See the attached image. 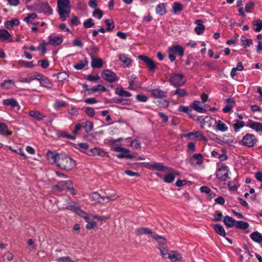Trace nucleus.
<instances>
[{
  "label": "nucleus",
  "mask_w": 262,
  "mask_h": 262,
  "mask_svg": "<svg viewBox=\"0 0 262 262\" xmlns=\"http://www.w3.org/2000/svg\"><path fill=\"white\" fill-rule=\"evenodd\" d=\"M3 104L5 105L10 106L11 107H17L18 110H19L20 108V106L17 101L15 99L13 98H8L3 100Z\"/></svg>",
  "instance_id": "nucleus-21"
},
{
  "label": "nucleus",
  "mask_w": 262,
  "mask_h": 262,
  "mask_svg": "<svg viewBox=\"0 0 262 262\" xmlns=\"http://www.w3.org/2000/svg\"><path fill=\"white\" fill-rule=\"evenodd\" d=\"M103 78L110 83L117 81L119 78L116 74L110 70H104L102 73Z\"/></svg>",
  "instance_id": "nucleus-9"
},
{
  "label": "nucleus",
  "mask_w": 262,
  "mask_h": 262,
  "mask_svg": "<svg viewBox=\"0 0 262 262\" xmlns=\"http://www.w3.org/2000/svg\"><path fill=\"white\" fill-rule=\"evenodd\" d=\"M216 128L217 130L222 132H225L228 129V127L226 124L221 120H219L217 122Z\"/></svg>",
  "instance_id": "nucleus-40"
},
{
  "label": "nucleus",
  "mask_w": 262,
  "mask_h": 262,
  "mask_svg": "<svg viewBox=\"0 0 262 262\" xmlns=\"http://www.w3.org/2000/svg\"><path fill=\"white\" fill-rule=\"evenodd\" d=\"M57 134L59 137H62L67 139L75 140L76 138L75 136L69 135L67 132L64 131H59Z\"/></svg>",
  "instance_id": "nucleus-52"
},
{
  "label": "nucleus",
  "mask_w": 262,
  "mask_h": 262,
  "mask_svg": "<svg viewBox=\"0 0 262 262\" xmlns=\"http://www.w3.org/2000/svg\"><path fill=\"white\" fill-rule=\"evenodd\" d=\"M20 21L17 18H13L11 20H8L5 22V26L6 28L10 29L14 26H17L19 25Z\"/></svg>",
  "instance_id": "nucleus-32"
},
{
  "label": "nucleus",
  "mask_w": 262,
  "mask_h": 262,
  "mask_svg": "<svg viewBox=\"0 0 262 262\" xmlns=\"http://www.w3.org/2000/svg\"><path fill=\"white\" fill-rule=\"evenodd\" d=\"M120 60L122 62L125 67H129L131 64L132 60L128 57L127 55L125 54H121L119 56Z\"/></svg>",
  "instance_id": "nucleus-26"
},
{
  "label": "nucleus",
  "mask_w": 262,
  "mask_h": 262,
  "mask_svg": "<svg viewBox=\"0 0 262 262\" xmlns=\"http://www.w3.org/2000/svg\"><path fill=\"white\" fill-rule=\"evenodd\" d=\"M90 199L92 201H93L94 203H103L105 201H108L110 200V198L106 196H101V195L97 192H94L90 196Z\"/></svg>",
  "instance_id": "nucleus-14"
},
{
  "label": "nucleus",
  "mask_w": 262,
  "mask_h": 262,
  "mask_svg": "<svg viewBox=\"0 0 262 262\" xmlns=\"http://www.w3.org/2000/svg\"><path fill=\"white\" fill-rule=\"evenodd\" d=\"M152 237L154 239H155V240H156L158 242V243H159V245L158 246L160 245V246H164V245L166 243V239H165V238H164L162 236H159L157 234H154L152 236Z\"/></svg>",
  "instance_id": "nucleus-48"
},
{
  "label": "nucleus",
  "mask_w": 262,
  "mask_h": 262,
  "mask_svg": "<svg viewBox=\"0 0 262 262\" xmlns=\"http://www.w3.org/2000/svg\"><path fill=\"white\" fill-rule=\"evenodd\" d=\"M18 63L20 66L28 68H32L34 67L33 61H27L23 60H19L18 61Z\"/></svg>",
  "instance_id": "nucleus-45"
},
{
  "label": "nucleus",
  "mask_w": 262,
  "mask_h": 262,
  "mask_svg": "<svg viewBox=\"0 0 262 262\" xmlns=\"http://www.w3.org/2000/svg\"><path fill=\"white\" fill-rule=\"evenodd\" d=\"M169 81L172 85L178 88L184 85L186 79L183 74L171 73L169 75Z\"/></svg>",
  "instance_id": "nucleus-4"
},
{
  "label": "nucleus",
  "mask_w": 262,
  "mask_h": 262,
  "mask_svg": "<svg viewBox=\"0 0 262 262\" xmlns=\"http://www.w3.org/2000/svg\"><path fill=\"white\" fill-rule=\"evenodd\" d=\"M192 108L199 113L206 112V110L201 104V102L194 101L192 104Z\"/></svg>",
  "instance_id": "nucleus-33"
},
{
  "label": "nucleus",
  "mask_w": 262,
  "mask_h": 262,
  "mask_svg": "<svg viewBox=\"0 0 262 262\" xmlns=\"http://www.w3.org/2000/svg\"><path fill=\"white\" fill-rule=\"evenodd\" d=\"M76 165L75 161L66 155H61L60 157H58L57 166L64 170H72L76 167Z\"/></svg>",
  "instance_id": "nucleus-2"
},
{
  "label": "nucleus",
  "mask_w": 262,
  "mask_h": 262,
  "mask_svg": "<svg viewBox=\"0 0 262 262\" xmlns=\"http://www.w3.org/2000/svg\"><path fill=\"white\" fill-rule=\"evenodd\" d=\"M117 157L120 159L123 158H126L127 159H132L134 157L133 155L130 154L129 150L126 148H124V150H123V151H122L121 153L118 154Z\"/></svg>",
  "instance_id": "nucleus-38"
},
{
  "label": "nucleus",
  "mask_w": 262,
  "mask_h": 262,
  "mask_svg": "<svg viewBox=\"0 0 262 262\" xmlns=\"http://www.w3.org/2000/svg\"><path fill=\"white\" fill-rule=\"evenodd\" d=\"M173 12L176 13L183 10V5L179 3H174L172 7Z\"/></svg>",
  "instance_id": "nucleus-57"
},
{
  "label": "nucleus",
  "mask_w": 262,
  "mask_h": 262,
  "mask_svg": "<svg viewBox=\"0 0 262 262\" xmlns=\"http://www.w3.org/2000/svg\"><path fill=\"white\" fill-rule=\"evenodd\" d=\"M167 258H169L172 262H176L181 260L182 256L180 253L176 251H171Z\"/></svg>",
  "instance_id": "nucleus-22"
},
{
  "label": "nucleus",
  "mask_w": 262,
  "mask_h": 262,
  "mask_svg": "<svg viewBox=\"0 0 262 262\" xmlns=\"http://www.w3.org/2000/svg\"><path fill=\"white\" fill-rule=\"evenodd\" d=\"M178 111L183 113H185L189 115H190V113L192 111L189 108L188 106L180 105L178 108Z\"/></svg>",
  "instance_id": "nucleus-60"
},
{
  "label": "nucleus",
  "mask_w": 262,
  "mask_h": 262,
  "mask_svg": "<svg viewBox=\"0 0 262 262\" xmlns=\"http://www.w3.org/2000/svg\"><path fill=\"white\" fill-rule=\"evenodd\" d=\"M145 167L149 170L164 171L167 170V168L161 163L154 162L147 163Z\"/></svg>",
  "instance_id": "nucleus-10"
},
{
  "label": "nucleus",
  "mask_w": 262,
  "mask_h": 262,
  "mask_svg": "<svg viewBox=\"0 0 262 262\" xmlns=\"http://www.w3.org/2000/svg\"><path fill=\"white\" fill-rule=\"evenodd\" d=\"M158 248L160 251L161 256L164 258H167L169 252H168V249L166 248L164 246H158Z\"/></svg>",
  "instance_id": "nucleus-44"
},
{
  "label": "nucleus",
  "mask_w": 262,
  "mask_h": 262,
  "mask_svg": "<svg viewBox=\"0 0 262 262\" xmlns=\"http://www.w3.org/2000/svg\"><path fill=\"white\" fill-rule=\"evenodd\" d=\"M213 229L218 234L224 237L226 236V233L222 225L220 224H215L213 225Z\"/></svg>",
  "instance_id": "nucleus-35"
},
{
  "label": "nucleus",
  "mask_w": 262,
  "mask_h": 262,
  "mask_svg": "<svg viewBox=\"0 0 262 262\" xmlns=\"http://www.w3.org/2000/svg\"><path fill=\"white\" fill-rule=\"evenodd\" d=\"M38 81L40 82V84L46 88H51L52 86V83L50 82L49 78H48L47 77L45 76L44 75L41 74V76L40 78H39V79Z\"/></svg>",
  "instance_id": "nucleus-29"
},
{
  "label": "nucleus",
  "mask_w": 262,
  "mask_h": 262,
  "mask_svg": "<svg viewBox=\"0 0 262 262\" xmlns=\"http://www.w3.org/2000/svg\"><path fill=\"white\" fill-rule=\"evenodd\" d=\"M0 40L2 41H5L6 40L9 42L12 41L11 35L7 30L5 29L0 30Z\"/></svg>",
  "instance_id": "nucleus-19"
},
{
  "label": "nucleus",
  "mask_w": 262,
  "mask_h": 262,
  "mask_svg": "<svg viewBox=\"0 0 262 262\" xmlns=\"http://www.w3.org/2000/svg\"><path fill=\"white\" fill-rule=\"evenodd\" d=\"M28 114L31 117L38 121L42 120L46 117L45 115H44L43 114H41L39 112L35 110L30 111Z\"/></svg>",
  "instance_id": "nucleus-25"
},
{
  "label": "nucleus",
  "mask_w": 262,
  "mask_h": 262,
  "mask_svg": "<svg viewBox=\"0 0 262 262\" xmlns=\"http://www.w3.org/2000/svg\"><path fill=\"white\" fill-rule=\"evenodd\" d=\"M104 22L107 26L106 28V31H111L114 29L115 25L112 19H106Z\"/></svg>",
  "instance_id": "nucleus-53"
},
{
  "label": "nucleus",
  "mask_w": 262,
  "mask_h": 262,
  "mask_svg": "<svg viewBox=\"0 0 262 262\" xmlns=\"http://www.w3.org/2000/svg\"><path fill=\"white\" fill-rule=\"evenodd\" d=\"M90 155H97L101 157H104L107 155V153L104 150L98 148H93L90 151Z\"/></svg>",
  "instance_id": "nucleus-34"
},
{
  "label": "nucleus",
  "mask_w": 262,
  "mask_h": 262,
  "mask_svg": "<svg viewBox=\"0 0 262 262\" xmlns=\"http://www.w3.org/2000/svg\"><path fill=\"white\" fill-rule=\"evenodd\" d=\"M82 127L85 128V132L88 133L93 129V124L91 121H85L82 123Z\"/></svg>",
  "instance_id": "nucleus-43"
},
{
  "label": "nucleus",
  "mask_w": 262,
  "mask_h": 262,
  "mask_svg": "<svg viewBox=\"0 0 262 262\" xmlns=\"http://www.w3.org/2000/svg\"><path fill=\"white\" fill-rule=\"evenodd\" d=\"M90 52H89V55L91 57L95 56V55L97 54L99 51V49L98 47L95 45L94 43L90 47Z\"/></svg>",
  "instance_id": "nucleus-49"
},
{
  "label": "nucleus",
  "mask_w": 262,
  "mask_h": 262,
  "mask_svg": "<svg viewBox=\"0 0 262 262\" xmlns=\"http://www.w3.org/2000/svg\"><path fill=\"white\" fill-rule=\"evenodd\" d=\"M90 91L93 93L97 92H105L106 91V88L101 84H98L96 87L92 88L90 89Z\"/></svg>",
  "instance_id": "nucleus-54"
},
{
  "label": "nucleus",
  "mask_w": 262,
  "mask_h": 262,
  "mask_svg": "<svg viewBox=\"0 0 262 262\" xmlns=\"http://www.w3.org/2000/svg\"><path fill=\"white\" fill-rule=\"evenodd\" d=\"M244 126V122L239 120H235V123L232 124V127L235 132H237L239 129Z\"/></svg>",
  "instance_id": "nucleus-39"
},
{
  "label": "nucleus",
  "mask_w": 262,
  "mask_h": 262,
  "mask_svg": "<svg viewBox=\"0 0 262 262\" xmlns=\"http://www.w3.org/2000/svg\"><path fill=\"white\" fill-rule=\"evenodd\" d=\"M138 58L143 61L148 67V70L150 72L154 73L157 69V66L154 61L145 55H141L138 56Z\"/></svg>",
  "instance_id": "nucleus-7"
},
{
  "label": "nucleus",
  "mask_w": 262,
  "mask_h": 262,
  "mask_svg": "<svg viewBox=\"0 0 262 262\" xmlns=\"http://www.w3.org/2000/svg\"><path fill=\"white\" fill-rule=\"evenodd\" d=\"M223 222L227 227L231 228L235 226L236 221L232 217L227 215L225 216Z\"/></svg>",
  "instance_id": "nucleus-28"
},
{
  "label": "nucleus",
  "mask_w": 262,
  "mask_h": 262,
  "mask_svg": "<svg viewBox=\"0 0 262 262\" xmlns=\"http://www.w3.org/2000/svg\"><path fill=\"white\" fill-rule=\"evenodd\" d=\"M174 180V177L172 173L166 175L164 178V181L167 183H172Z\"/></svg>",
  "instance_id": "nucleus-63"
},
{
  "label": "nucleus",
  "mask_w": 262,
  "mask_h": 262,
  "mask_svg": "<svg viewBox=\"0 0 262 262\" xmlns=\"http://www.w3.org/2000/svg\"><path fill=\"white\" fill-rule=\"evenodd\" d=\"M150 92L151 96L155 99L163 98L167 97V92L160 89L151 90Z\"/></svg>",
  "instance_id": "nucleus-12"
},
{
  "label": "nucleus",
  "mask_w": 262,
  "mask_h": 262,
  "mask_svg": "<svg viewBox=\"0 0 262 262\" xmlns=\"http://www.w3.org/2000/svg\"><path fill=\"white\" fill-rule=\"evenodd\" d=\"M115 93L122 98L130 97L132 95L130 92L124 90L122 88H117L115 90Z\"/></svg>",
  "instance_id": "nucleus-23"
},
{
  "label": "nucleus",
  "mask_w": 262,
  "mask_h": 262,
  "mask_svg": "<svg viewBox=\"0 0 262 262\" xmlns=\"http://www.w3.org/2000/svg\"><path fill=\"white\" fill-rule=\"evenodd\" d=\"M250 237L255 242L260 243L262 241V235L257 231L252 232Z\"/></svg>",
  "instance_id": "nucleus-36"
},
{
  "label": "nucleus",
  "mask_w": 262,
  "mask_h": 262,
  "mask_svg": "<svg viewBox=\"0 0 262 262\" xmlns=\"http://www.w3.org/2000/svg\"><path fill=\"white\" fill-rule=\"evenodd\" d=\"M173 95L178 96V97H183L187 95L186 91L182 89H177L173 93Z\"/></svg>",
  "instance_id": "nucleus-58"
},
{
  "label": "nucleus",
  "mask_w": 262,
  "mask_h": 262,
  "mask_svg": "<svg viewBox=\"0 0 262 262\" xmlns=\"http://www.w3.org/2000/svg\"><path fill=\"white\" fill-rule=\"evenodd\" d=\"M71 5L70 0H58V13L62 21H65L70 16Z\"/></svg>",
  "instance_id": "nucleus-1"
},
{
  "label": "nucleus",
  "mask_w": 262,
  "mask_h": 262,
  "mask_svg": "<svg viewBox=\"0 0 262 262\" xmlns=\"http://www.w3.org/2000/svg\"><path fill=\"white\" fill-rule=\"evenodd\" d=\"M128 82H129L128 88L129 89L132 90H135L139 87L138 84L136 83V82L134 80L129 79Z\"/></svg>",
  "instance_id": "nucleus-62"
},
{
  "label": "nucleus",
  "mask_w": 262,
  "mask_h": 262,
  "mask_svg": "<svg viewBox=\"0 0 262 262\" xmlns=\"http://www.w3.org/2000/svg\"><path fill=\"white\" fill-rule=\"evenodd\" d=\"M130 146L135 149H138L141 147V144L139 140L135 139L130 144Z\"/></svg>",
  "instance_id": "nucleus-64"
},
{
  "label": "nucleus",
  "mask_w": 262,
  "mask_h": 262,
  "mask_svg": "<svg viewBox=\"0 0 262 262\" xmlns=\"http://www.w3.org/2000/svg\"><path fill=\"white\" fill-rule=\"evenodd\" d=\"M136 234L137 235H140L144 234L153 235L152 231L146 227H141L137 229Z\"/></svg>",
  "instance_id": "nucleus-31"
},
{
  "label": "nucleus",
  "mask_w": 262,
  "mask_h": 262,
  "mask_svg": "<svg viewBox=\"0 0 262 262\" xmlns=\"http://www.w3.org/2000/svg\"><path fill=\"white\" fill-rule=\"evenodd\" d=\"M12 132L8 130L5 123L0 122V134L3 136H10L12 135Z\"/></svg>",
  "instance_id": "nucleus-30"
},
{
  "label": "nucleus",
  "mask_w": 262,
  "mask_h": 262,
  "mask_svg": "<svg viewBox=\"0 0 262 262\" xmlns=\"http://www.w3.org/2000/svg\"><path fill=\"white\" fill-rule=\"evenodd\" d=\"M88 64V61L86 58H84L83 59L81 60L78 63H77L74 65L75 69L78 70L83 69Z\"/></svg>",
  "instance_id": "nucleus-37"
},
{
  "label": "nucleus",
  "mask_w": 262,
  "mask_h": 262,
  "mask_svg": "<svg viewBox=\"0 0 262 262\" xmlns=\"http://www.w3.org/2000/svg\"><path fill=\"white\" fill-rule=\"evenodd\" d=\"M68 190L71 194H75L77 191L73 187L71 181H61L53 187L54 191H62Z\"/></svg>",
  "instance_id": "nucleus-3"
},
{
  "label": "nucleus",
  "mask_w": 262,
  "mask_h": 262,
  "mask_svg": "<svg viewBox=\"0 0 262 262\" xmlns=\"http://www.w3.org/2000/svg\"><path fill=\"white\" fill-rule=\"evenodd\" d=\"M206 134L207 136L211 139L216 141L217 143H220L221 141V139L218 138L217 135L211 131H207Z\"/></svg>",
  "instance_id": "nucleus-51"
},
{
  "label": "nucleus",
  "mask_w": 262,
  "mask_h": 262,
  "mask_svg": "<svg viewBox=\"0 0 262 262\" xmlns=\"http://www.w3.org/2000/svg\"><path fill=\"white\" fill-rule=\"evenodd\" d=\"M36 18H37V15L36 13H29L28 14L27 16L24 19V20L27 24H33V20Z\"/></svg>",
  "instance_id": "nucleus-47"
},
{
  "label": "nucleus",
  "mask_w": 262,
  "mask_h": 262,
  "mask_svg": "<svg viewBox=\"0 0 262 262\" xmlns=\"http://www.w3.org/2000/svg\"><path fill=\"white\" fill-rule=\"evenodd\" d=\"M92 59L91 66L93 68H100L103 66L102 60L101 58L94 57H91Z\"/></svg>",
  "instance_id": "nucleus-27"
},
{
  "label": "nucleus",
  "mask_w": 262,
  "mask_h": 262,
  "mask_svg": "<svg viewBox=\"0 0 262 262\" xmlns=\"http://www.w3.org/2000/svg\"><path fill=\"white\" fill-rule=\"evenodd\" d=\"M76 213L81 217H83L86 222H89L90 221V219L89 215L86 212L82 210L80 207Z\"/></svg>",
  "instance_id": "nucleus-50"
},
{
  "label": "nucleus",
  "mask_w": 262,
  "mask_h": 262,
  "mask_svg": "<svg viewBox=\"0 0 262 262\" xmlns=\"http://www.w3.org/2000/svg\"><path fill=\"white\" fill-rule=\"evenodd\" d=\"M46 156L49 162L56 163L57 165L58 159L60 157L58 154L49 150L47 152Z\"/></svg>",
  "instance_id": "nucleus-16"
},
{
  "label": "nucleus",
  "mask_w": 262,
  "mask_h": 262,
  "mask_svg": "<svg viewBox=\"0 0 262 262\" xmlns=\"http://www.w3.org/2000/svg\"><path fill=\"white\" fill-rule=\"evenodd\" d=\"M166 4L165 3H161L158 4L156 7V12L157 14L162 16L166 13Z\"/></svg>",
  "instance_id": "nucleus-24"
},
{
  "label": "nucleus",
  "mask_w": 262,
  "mask_h": 262,
  "mask_svg": "<svg viewBox=\"0 0 262 262\" xmlns=\"http://www.w3.org/2000/svg\"><path fill=\"white\" fill-rule=\"evenodd\" d=\"M39 11L47 15H51L53 13V10L48 3L41 4L39 8Z\"/></svg>",
  "instance_id": "nucleus-17"
},
{
  "label": "nucleus",
  "mask_w": 262,
  "mask_h": 262,
  "mask_svg": "<svg viewBox=\"0 0 262 262\" xmlns=\"http://www.w3.org/2000/svg\"><path fill=\"white\" fill-rule=\"evenodd\" d=\"M167 53L170 61L173 62L176 60L175 54L182 57L184 55V50L179 45H173L168 48Z\"/></svg>",
  "instance_id": "nucleus-5"
},
{
  "label": "nucleus",
  "mask_w": 262,
  "mask_h": 262,
  "mask_svg": "<svg viewBox=\"0 0 262 262\" xmlns=\"http://www.w3.org/2000/svg\"><path fill=\"white\" fill-rule=\"evenodd\" d=\"M235 226L237 228L245 230L249 227V225L246 222H244L243 221H238L236 222Z\"/></svg>",
  "instance_id": "nucleus-42"
},
{
  "label": "nucleus",
  "mask_w": 262,
  "mask_h": 262,
  "mask_svg": "<svg viewBox=\"0 0 262 262\" xmlns=\"http://www.w3.org/2000/svg\"><path fill=\"white\" fill-rule=\"evenodd\" d=\"M192 166L201 165L203 163V157L201 154H194L188 160Z\"/></svg>",
  "instance_id": "nucleus-11"
},
{
  "label": "nucleus",
  "mask_w": 262,
  "mask_h": 262,
  "mask_svg": "<svg viewBox=\"0 0 262 262\" xmlns=\"http://www.w3.org/2000/svg\"><path fill=\"white\" fill-rule=\"evenodd\" d=\"M228 172V167L226 165H222L217 168L216 171V176L219 180L226 181L229 178Z\"/></svg>",
  "instance_id": "nucleus-6"
},
{
  "label": "nucleus",
  "mask_w": 262,
  "mask_h": 262,
  "mask_svg": "<svg viewBox=\"0 0 262 262\" xmlns=\"http://www.w3.org/2000/svg\"><path fill=\"white\" fill-rule=\"evenodd\" d=\"M242 142L244 145L252 147L256 144L257 140L254 135L247 134L243 137Z\"/></svg>",
  "instance_id": "nucleus-8"
},
{
  "label": "nucleus",
  "mask_w": 262,
  "mask_h": 262,
  "mask_svg": "<svg viewBox=\"0 0 262 262\" xmlns=\"http://www.w3.org/2000/svg\"><path fill=\"white\" fill-rule=\"evenodd\" d=\"M248 126L257 132H262V123L260 122H254L250 120L248 123Z\"/></svg>",
  "instance_id": "nucleus-20"
},
{
  "label": "nucleus",
  "mask_w": 262,
  "mask_h": 262,
  "mask_svg": "<svg viewBox=\"0 0 262 262\" xmlns=\"http://www.w3.org/2000/svg\"><path fill=\"white\" fill-rule=\"evenodd\" d=\"M195 24L196 25V27L194 29L195 33L198 35L202 34L205 29V26L203 25V21L201 19L196 20Z\"/></svg>",
  "instance_id": "nucleus-18"
},
{
  "label": "nucleus",
  "mask_w": 262,
  "mask_h": 262,
  "mask_svg": "<svg viewBox=\"0 0 262 262\" xmlns=\"http://www.w3.org/2000/svg\"><path fill=\"white\" fill-rule=\"evenodd\" d=\"M76 148L81 151L85 152L89 148V145L86 143H80L77 144Z\"/></svg>",
  "instance_id": "nucleus-55"
},
{
  "label": "nucleus",
  "mask_w": 262,
  "mask_h": 262,
  "mask_svg": "<svg viewBox=\"0 0 262 262\" xmlns=\"http://www.w3.org/2000/svg\"><path fill=\"white\" fill-rule=\"evenodd\" d=\"M48 43H46L45 41H42L39 43L38 47V50L40 51L41 55H43L47 52L46 46Z\"/></svg>",
  "instance_id": "nucleus-56"
},
{
  "label": "nucleus",
  "mask_w": 262,
  "mask_h": 262,
  "mask_svg": "<svg viewBox=\"0 0 262 262\" xmlns=\"http://www.w3.org/2000/svg\"><path fill=\"white\" fill-rule=\"evenodd\" d=\"M94 25L95 24L92 18H89L83 23V26L85 28H90L93 27Z\"/></svg>",
  "instance_id": "nucleus-59"
},
{
  "label": "nucleus",
  "mask_w": 262,
  "mask_h": 262,
  "mask_svg": "<svg viewBox=\"0 0 262 262\" xmlns=\"http://www.w3.org/2000/svg\"><path fill=\"white\" fill-rule=\"evenodd\" d=\"M241 41L242 46L245 48L251 46L253 42L252 39H248L243 35L241 36Z\"/></svg>",
  "instance_id": "nucleus-41"
},
{
  "label": "nucleus",
  "mask_w": 262,
  "mask_h": 262,
  "mask_svg": "<svg viewBox=\"0 0 262 262\" xmlns=\"http://www.w3.org/2000/svg\"><path fill=\"white\" fill-rule=\"evenodd\" d=\"M252 24L253 26H257V27L254 29L255 32H259L261 31L262 30V20L261 19L253 20Z\"/></svg>",
  "instance_id": "nucleus-46"
},
{
  "label": "nucleus",
  "mask_w": 262,
  "mask_h": 262,
  "mask_svg": "<svg viewBox=\"0 0 262 262\" xmlns=\"http://www.w3.org/2000/svg\"><path fill=\"white\" fill-rule=\"evenodd\" d=\"M103 12L99 9H95L93 13V16L100 19L103 16Z\"/></svg>",
  "instance_id": "nucleus-61"
},
{
  "label": "nucleus",
  "mask_w": 262,
  "mask_h": 262,
  "mask_svg": "<svg viewBox=\"0 0 262 262\" xmlns=\"http://www.w3.org/2000/svg\"><path fill=\"white\" fill-rule=\"evenodd\" d=\"M186 137L191 140L198 139L205 142L207 141V138L203 136L200 132H191L189 133L186 135Z\"/></svg>",
  "instance_id": "nucleus-13"
},
{
  "label": "nucleus",
  "mask_w": 262,
  "mask_h": 262,
  "mask_svg": "<svg viewBox=\"0 0 262 262\" xmlns=\"http://www.w3.org/2000/svg\"><path fill=\"white\" fill-rule=\"evenodd\" d=\"M49 41L48 43L53 46H57L60 45L63 41V38L61 36H53L50 35L48 37Z\"/></svg>",
  "instance_id": "nucleus-15"
}]
</instances>
